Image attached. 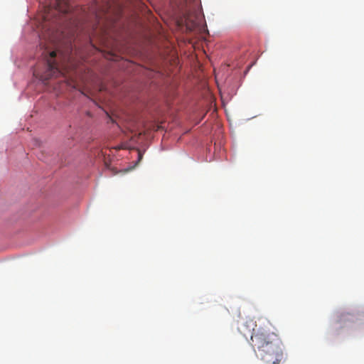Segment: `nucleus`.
I'll use <instances>...</instances> for the list:
<instances>
[{"label": "nucleus", "instance_id": "1", "mask_svg": "<svg viewBox=\"0 0 364 364\" xmlns=\"http://www.w3.org/2000/svg\"><path fill=\"white\" fill-rule=\"evenodd\" d=\"M251 344L267 364H280L284 359V345L279 336L264 328H252Z\"/></svg>", "mask_w": 364, "mask_h": 364}, {"label": "nucleus", "instance_id": "2", "mask_svg": "<svg viewBox=\"0 0 364 364\" xmlns=\"http://www.w3.org/2000/svg\"><path fill=\"white\" fill-rule=\"evenodd\" d=\"M55 56V51H51L49 53V58L46 59L47 71L46 74V80L50 77H57L60 73L55 61L53 60Z\"/></svg>", "mask_w": 364, "mask_h": 364}, {"label": "nucleus", "instance_id": "3", "mask_svg": "<svg viewBox=\"0 0 364 364\" xmlns=\"http://www.w3.org/2000/svg\"><path fill=\"white\" fill-rule=\"evenodd\" d=\"M195 1L196 0H171V1L180 9H183L188 3Z\"/></svg>", "mask_w": 364, "mask_h": 364}, {"label": "nucleus", "instance_id": "4", "mask_svg": "<svg viewBox=\"0 0 364 364\" xmlns=\"http://www.w3.org/2000/svg\"><path fill=\"white\" fill-rule=\"evenodd\" d=\"M138 156H139V161L142 158V154H141L140 151L138 152Z\"/></svg>", "mask_w": 364, "mask_h": 364}]
</instances>
